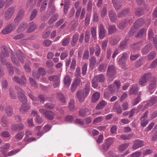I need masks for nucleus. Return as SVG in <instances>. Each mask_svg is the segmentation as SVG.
Instances as JSON below:
<instances>
[{
	"mask_svg": "<svg viewBox=\"0 0 157 157\" xmlns=\"http://www.w3.org/2000/svg\"><path fill=\"white\" fill-rule=\"evenodd\" d=\"M146 30L144 28H142L137 33L136 35V37H140L146 33Z\"/></svg>",
	"mask_w": 157,
	"mask_h": 157,
	"instance_id": "nucleus-38",
	"label": "nucleus"
},
{
	"mask_svg": "<svg viewBox=\"0 0 157 157\" xmlns=\"http://www.w3.org/2000/svg\"><path fill=\"white\" fill-rule=\"evenodd\" d=\"M5 112L7 116H11L13 115V111L11 107L7 106L5 108Z\"/></svg>",
	"mask_w": 157,
	"mask_h": 157,
	"instance_id": "nucleus-32",
	"label": "nucleus"
},
{
	"mask_svg": "<svg viewBox=\"0 0 157 157\" xmlns=\"http://www.w3.org/2000/svg\"><path fill=\"white\" fill-rule=\"evenodd\" d=\"M94 79H96L97 81L99 82H102L104 81L105 77L103 75L100 74L94 77Z\"/></svg>",
	"mask_w": 157,
	"mask_h": 157,
	"instance_id": "nucleus-23",
	"label": "nucleus"
},
{
	"mask_svg": "<svg viewBox=\"0 0 157 157\" xmlns=\"http://www.w3.org/2000/svg\"><path fill=\"white\" fill-rule=\"evenodd\" d=\"M152 48L151 45V44H148L147 45L145 48L143 49V52L146 54L148 52L151 50Z\"/></svg>",
	"mask_w": 157,
	"mask_h": 157,
	"instance_id": "nucleus-40",
	"label": "nucleus"
},
{
	"mask_svg": "<svg viewBox=\"0 0 157 157\" xmlns=\"http://www.w3.org/2000/svg\"><path fill=\"white\" fill-rule=\"evenodd\" d=\"M74 102L75 100L74 99L70 100L69 103V108L71 111H73L74 109Z\"/></svg>",
	"mask_w": 157,
	"mask_h": 157,
	"instance_id": "nucleus-45",
	"label": "nucleus"
},
{
	"mask_svg": "<svg viewBox=\"0 0 157 157\" xmlns=\"http://www.w3.org/2000/svg\"><path fill=\"white\" fill-rule=\"evenodd\" d=\"M127 45V42L126 41H124L121 42L119 47V48L121 49H123Z\"/></svg>",
	"mask_w": 157,
	"mask_h": 157,
	"instance_id": "nucleus-61",
	"label": "nucleus"
},
{
	"mask_svg": "<svg viewBox=\"0 0 157 157\" xmlns=\"http://www.w3.org/2000/svg\"><path fill=\"white\" fill-rule=\"evenodd\" d=\"M11 59L13 63L15 65L17 66H19L20 65V63L16 58L15 56L12 53H11Z\"/></svg>",
	"mask_w": 157,
	"mask_h": 157,
	"instance_id": "nucleus-35",
	"label": "nucleus"
},
{
	"mask_svg": "<svg viewBox=\"0 0 157 157\" xmlns=\"http://www.w3.org/2000/svg\"><path fill=\"white\" fill-rule=\"evenodd\" d=\"M112 1L115 9L118 10L121 7V6L117 3V0H112Z\"/></svg>",
	"mask_w": 157,
	"mask_h": 157,
	"instance_id": "nucleus-47",
	"label": "nucleus"
},
{
	"mask_svg": "<svg viewBox=\"0 0 157 157\" xmlns=\"http://www.w3.org/2000/svg\"><path fill=\"white\" fill-rule=\"evenodd\" d=\"M37 13V10L36 9L33 10L32 13L31 14L30 17V19L31 20H33L36 16Z\"/></svg>",
	"mask_w": 157,
	"mask_h": 157,
	"instance_id": "nucleus-55",
	"label": "nucleus"
},
{
	"mask_svg": "<svg viewBox=\"0 0 157 157\" xmlns=\"http://www.w3.org/2000/svg\"><path fill=\"white\" fill-rule=\"evenodd\" d=\"M103 117L101 116L96 118L93 121V123L95 124L101 122L103 120Z\"/></svg>",
	"mask_w": 157,
	"mask_h": 157,
	"instance_id": "nucleus-59",
	"label": "nucleus"
},
{
	"mask_svg": "<svg viewBox=\"0 0 157 157\" xmlns=\"http://www.w3.org/2000/svg\"><path fill=\"white\" fill-rule=\"evenodd\" d=\"M15 27L14 25L11 24L8 25L7 27L2 30V33L4 34H7L10 33L13 30Z\"/></svg>",
	"mask_w": 157,
	"mask_h": 157,
	"instance_id": "nucleus-13",
	"label": "nucleus"
},
{
	"mask_svg": "<svg viewBox=\"0 0 157 157\" xmlns=\"http://www.w3.org/2000/svg\"><path fill=\"white\" fill-rule=\"evenodd\" d=\"M96 28L95 27H92L91 28L92 36L94 39L96 38Z\"/></svg>",
	"mask_w": 157,
	"mask_h": 157,
	"instance_id": "nucleus-54",
	"label": "nucleus"
},
{
	"mask_svg": "<svg viewBox=\"0 0 157 157\" xmlns=\"http://www.w3.org/2000/svg\"><path fill=\"white\" fill-rule=\"evenodd\" d=\"M39 112L40 113H43L45 117L48 120H52L54 119L55 117V113L51 111H47L42 109H40Z\"/></svg>",
	"mask_w": 157,
	"mask_h": 157,
	"instance_id": "nucleus-3",
	"label": "nucleus"
},
{
	"mask_svg": "<svg viewBox=\"0 0 157 157\" xmlns=\"http://www.w3.org/2000/svg\"><path fill=\"white\" fill-rule=\"evenodd\" d=\"M112 139H107V142L102 145V148L105 151L108 150L109 146L112 144Z\"/></svg>",
	"mask_w": 157,
	"mask_h": 157,
	"instance_id": "nucleus-21",
	"label": "nucleus"
},
{
	"mask_svg": "<svg viewBox=\"0 0 157 157\" xmlns=\"http://www.w3.org/2000/svg\"><path fill=\"white\" fill-rule=\"evenodd\" d=\"M59 17V16L58 14H55L54 16H52L49 19L48 24L50 25L52 24L54 21H56Z\"/></svg>",
	"mask_w": 157,
	"mask_h": 157,
	"instance_id": "nucleus-41",
	"label": "nucleus"
},
{
	"mask_svg": "<svg viewBox=\"0 0 157 157\" xmlns=\"http://www.w3.org/2000/svg\"><path fill=\"white\" fill-rule=\"evenodd\" d=\"M30 108V106L28 104L23 103L20 109V111L21 113L26 112Z\"/></svg>",
	"mask_w": 157,
	"mask_h": 157,
	"instance_id": "nucleus-22",
	"label": "nucleus"
},
{
	"mask_svg": "<svg viewBox=\"0 0 157 157\" xmlns=\"http://www.w3.org/2000/svg\"><path fill=\"white\" fill-rule=\"evenodd\" d=\"M13 80L16 82L18 83L21 85L25 84V82L23 80L20 79L17 76H15L13 78Z\"/></svg>",
	"mask_w": 157,
	"mask_h": 157,
	"instance_id": "nucleus-37",
	"label": "nucleus"
},
{
	"mask_svg": "<svg viewBox=\"0 0 157 157\" xmlns=\"http://www.w3.org/2000/svg\"><path fill=\"white\" fill-rule=\"evenodd\" d=\"M109 15L110 20L112 21H114L116 18L117 16L116 13L112 10L109 11Z\"/></svg>",
	"mask_w": 157,
	"mask_h": 157,
	"instance_id": "nucleus-24",
	"label": "nucleus"
},
{
	"mask_svg": "<svg viewBox=\"0 0 157 157\" xmlns=\"http://www.w3.org/2000/svg\"><path fill=\"white\" fill-rule=\"evenodd\" d=\"M79 80L77 79L75 80L74 82L72 84L71 87V91L72 92H74L77 88V85L79 84Z\"/></svg>",
	"mask_w": 157,
	"mask_h": 157,
	"instance_id": "nucleus-31",
	"label": "nucleus"
},
{
	"mask_svg": "<svg viewBox=\"0 0 157 157\" xmlns=\"http://www.w3.org/2000/svg\"><path fill=\"white\" fill-rule=\"evenodd\" d=\"M113 108L118 113H122V110L121 106L118 105L117 102H116Z\"/></svg>",
	"mask_w": 157,
	"mask_h": 157,
	"instance_id": "nucleus-36",
	"label": "nucleus"
},
{
	"mask_svg": "<svg viewBox=\"0 0 157 157\" xmlns=\"http://www.w3.org/2000/svg\"><path fill=\"white\" fill-rule=\"evenodd\" d=\"M90 67L92 69H93L96 64V60L94 57H92L90 60Z\"/></svg>",
	"mask_w": 157,
	"mask_h": 157,
	"instance_id": "nucleus-28",
	"label": "nucleus"
},
{
	"mask_svg": "<svg viewBox=\"0 0 157 157\" xmlns=\"http://www.w3.org/2000/svg\"><path fill=\"white\" fill-rule=\"evenodd\" d=\"M1 136L3 137L8 138L10 137V133L7 131H4L1 133Z\"/></svg>",
	"mask_w": 157,
	"mask_h": 157,
	"instance_id": "nucleus-58",
	"label": "nucleus"
},
{
	"mask_svg": "<svg viewBox=\"0 0 157 157\" xmlns=\"http://www.w3.org/2000/svg\"><path fill=\"white\" fill-rule=\"evenodd\" d=\"M70 39L71 38L70 37H68L63 39L62 40V45L64 46H67L69 44Z\"/></svg>",
	"mask_w": 157,
	"mask_h": 157,
	"instance_id": "nucleus-43",
	"label": "nucleus"
},
{
	"mask_svg": "<svg viewBox=\"0 0 157 157\" xmlns=\"http://www.w3.org/2000/svg\"><path fill=\"white\" fill-rule=\"evenodd\" d=\"M107 103L103 100L101 101L98 105L96 108L97 110H100L104 108L106 105Z\"/></svg>",
	"mask_w": 157,
	"mask_h": 157,
	"instance_id": "nucleus-25",
	"label": "nucleus"
},
{
	"mask_svg": "<svg viewBox=\"0 0 157 157\" xmlns=\"http://www.w3.org/2000/svg\"><path fill=\"white\" fill-rule=\"evenodd\" d=\"M37 28L36 24L33 22L30 23L28 25V29L26 31L28 33H30L34 31Z\"/></svg>",
	"mask_w": 157,
	"mask_h": 157,
	"instance_id": "nucleus-14",
	"label": "nucleus"
},
{
	"mask_svg": "<svg viewBox=\"0 0 157 157\" xmlns=\"http://www.w3.org/2000/svg\"><path fill=\"white\" fill-rule=\"evenodd\" d=\"M90 91V86L86 85L83 90H80L77 93V97L80 102H83L84 99L89 94Z\"/></svg>",
	"mask_w": 157,
	"mask_h": 157,
	"instance_id": "nucleus-1",
	"label": "nucleus"
},
{
	"mask_svg": "<svg viewBox=\"0 0 157 157\" xmlns=\"http://www.w3.org/2000/svg\"><path fill=\"white\" fill-rule=\"evenodd\" d=\"M117 29L114 26H109L108 28V32L109 34H112L115 32Z\"/></svg>",
	"mask_w": 157,
	"mask_h": 157,
	"instance_id": "nucleus-44",
	"label": "nucleus"
},
{
	"mask_svg": "<svg viewBox=\"0 0 157 157\" xmlns=\"http://www.w3.org/2000/svg\"><path fill=\"white\" fill-rule=\"evenodd\" d=\"M101 52V48L98 45L96 46L95 49V54L96 56H99Z\"/></svg>",
	"mask_w": 157,
	"mask_h": 157,
	"instance_id": "nucleus-56",
	"label": "nucleus"
},
{
	"mask_svg": "<svg viewBox=\"0 0 157 157\" xmlns=\"http://www.w3.org/2000/svg\"><path fill=\"white\" fill-rule=\"evenodd\" d=\"M57 96L62 103H64L65 102V98L62 94L60 93H58Z\"/></svg>",
	"mask_w": 157,
	"mask_h": 157,
	"instance_id": "nucleus-49",
	"label": "nucleus"
},
{
	"mask_svg": "<svg viewBox=\"0 0 157 157\" xmlns=\"http://www.w3.org/2000/svg\"><path fill=\"white\" fill-rule=\"evenodd\" d=\"M78 35L75 34L74 35L72 40L71 42V44L72 46H75L77 44L78 40Z\"/></svg>",
	"mask_w": 157,
	"mask_h": 157,
	"instance_id": "nucleus-27",
	"label": "nucleus"
},
{
	"mask_svg": "<svg viewBox=\"0 0 157 157\" xmlns=\"http://www.w3.org/2000/svg\"><path fill=\"white\" fill-rule=\"evenodd\" d=\"M38 72L40 75H44L46 74V71L44 68L40 67L38 69Z\"/></svg>",
	"mask_w": 157,
	"mask_h": 157,
	"instance_id": "nucleus-64",
	"label": "nucleus"
},
{
	"mask_svg": "<svg viewBox=\"0 0 157 157\" xmlns=\"http://www.w3.org/2000/svg\"><path fill=\"white\" fill-rule=\"evenodd\" d=\"M157 66V59L154 60L151 63L150 67L151 69L154 68Z\"/></svg>",
	"mask_w": 157,
	"mask_h": 157,
	"instance_id": "nucleus-60",
	"label": "nucleus"
},
{
	"mask_svg": "<svg viewBox=\"0 0 157 157\" xmlns=\"http://www.w3.org/2000/svg\"><path fill=\"white\" fill-rule=\"evenodd\" d=\"M16 88L18 91L17 94L19 99L22 102H26L27 99L26 96L23 93V91L19 87H16Z\"/></svg>",
	"mask_w": 157,
	"mask_h": 157,
	"instance_id": "nucleus-7",
	"label": "nucleus"
},
{
	"mask_svg": "<svg viewBox=\"0 0 157 157\" xmlns=\"http://www.w3.org/2000/svg\"><path fill=\"white\" fill-rule=\"evenodd\" d=\"M19 151V149L12 150L7 153V155H6V157L7 156H12L17 153Z\"/></svg>",
	"mask_w": 157,
	"mask_h": 157,
	"instance_id": "nucleus-53",
	"label": "nucleus"
},
{
	"mask_svg": "<svg viewBox=\"0 0 157 157\" xmlns=\"http://www.w3.org/2000/svg\"><path fill=\"white\" fill-rule=\"evenodd\" d=\"M156 79L155 78L153 80L150 82L148 86V90L151 93H152L156 88Z\"/></svg>",
	"mask_w": 157,
	"mask_h": 157,
	"instance_id": "nucleus-10",
	"label": "nucleus"
},
{
	"mask_svg": "<svg viewBox=\"0 0 157 157\" xmlns=\"http://www.w3.org/2000/svg\"><path fill=\"white\" fill-rule=\"evenodd\" d=\"M48 79L51 81L54 82L53 86L55 88L58 87L59 84L60 78L57 75H52L50 76L48 78Z\"/></svg>",
	"mask_w": 157,
	"mask_h": 157,
	"instance_id": "nucleus-6",
	"label": "nucleus"
},
{
	"mask_svg": "<svg viewBox=\"0 0 157 157\" xmlns=\"http://www.w3.org/2000/svg\"><path fill=\"white\" fill-rule=\"evenodd\" d=\"M115 69L114 68V66L113 65H109L108 67L107 71V74L109 77V79L110 80L112 81L114 78L112 77V79L111 80L110 79L109 77H111V75H113L115 72Z\"/></svg>",
	"mask_w": 157,
	"mask_h": 157,
	"instance_id": "nucleus-8",
	"label": "nucleus"
},
{
	"mask_svg": "<svg viewBox=\"0 0 157 157\" xmlns=\"http://www.w3.org/2000/svg\"><path fill=\"white\" fill-rule=\"evenodd\" d=\"M16 55L18 59L21 62V63H24L23 60V53L20 50H18Z\"/></svg>",
	"mask_w": 157,
	"mask_h": 157,
	"instance_id": "nucleus-26",
	"label": "nucleus"
},
{
	"mask_svg": "<svg viewBox=\"0 0 157 157\" xmlns=\"http://www.w3.org/2000/svg\"><path fill=\"white\" fill-rule=\"evenodd\" d=\"M128 57V54L127 53L124 52L123 53L122 56L118 60V64L121 65H124L127 60Z\"/></svg>",
	"mask_w": 157,
	"mask_h": 157,
	"instance_id": "nucleus-9",
	"label": "nucleus"
},
{
	"mask_svg": "<svg viewBox=\"0 0 157 157\" xmlns=\"http://www.w3.org/2000/svg\"><path fill=\"white\" fill-rule=\"evenodd\" d=\"M27 27V25L26 23L22 22L20 25L18 29V31L21 32L25 30Z\"/></svg>",
	"mask_w": 157,
	"mask_h": 157,
	"instance_id": "nucleus-33",
	"label": "nucleus"
},
{
	"mask_svg": "<svg viewBox=\"0 0 157 157\" xmlns=\"http://www.w3.org/2000/svg\"><path fill=\"white\" fill-rule=\"evenodd\" d=\"M2 124L4 127H6L7 126L8 122L7 120V118L5 117H3L1 118Z\"/></svg>",
	"mask_w": 157,
	"mask_h": 157,
	"instance_id": "nucleus-48",
	"label": "nucleus"
},
{
	"mask_svg": "<svg viewBox=\"0 0 157 157\" xmlns=\"http://www.w3.org/2000/svg\"><path fill=\"white\" fill-rule=\"evenodd\" d=\"M129 11V9H126L123 10L122 11L118 14V17H121L127 14L128 13Z\"/></svg>",
	"mask_w": 157,
	"mask_h": 157,
	"instance_id": "nucleus-46",
	"label": "nucleus"
},
{
	"mask_svg": "<svg viewBox=\"0 0 157 157\" xmlns=\"http://www.w3.org/2000/svg\"><path fill=\"white\" fill-rule=\"evenodd\" d=\"M151 77V74L147 73L142 76L139 80V84L141 86H143L146 83L147 81Z\"/></svg>",
	"mask_w": 157,
	"mask_h": 157,
	"instance_id": "nucleus-4",
	"label": "nucleus"
},
{
	"mask_svg": "<svg viewBox=\"0 0 157 157\" xmlns=\"http://www.w3.org/2000/svg\"><path fill=\"white\" fill-rule=\"evenodd\" d=\"M24 135L23 132H19L15 136V138L17 140H20L22 139Z\"/></svg>",
	"mask_w": 157,
	"mask_h": 157,
	"instance_id": "nucleus-52",
	"label": "nucleus"
},
{
	"mask_svg": "<svg viewBox=\"0 0 157 157\" xmlns=\"http://www.w3.org/2000/svg\"><path fill=\"white\" fill-rule=\"evenodd\" d=\"M15 11V7L12 6L8 8L4 15V17L5 19L8 20L10 19Z\"/></svg>",
	"mask_w": 157,
	"mask_h": 157,
	"instance_id": "nucleus-5",
	"label": "nucleus"
},
{
	"mask_svg": "<svg viewBox=\"0 0 157 157\" xmlns=\"http://www.w3.org/2000/svg\"><path fill=\"white\" fill-rule=\"evenodd\" d=\"M144 23V20L143 19H140L137 20L134 23V26L132 27V29L133 28L137 29L140 27Z\"/></svg>",
	"mask_w": 157,
	"mask_h": 157,
	"instance_id": "nucleus-19",
	"label": "nucleus"
},
{
	"mask_svg": "<svg viewBox=\"0 0 157 157\" xmlns=\"http://www.w3.org/2000/svg\"><path fill=\"white\" fill-rule=\"evenodd\" d=\"M157 101V96L152 97L149 102L144 105V108H146L148 106H151Z\"/></svg>",
	"mask_w": 157,
	"mask_h": 157,
	"instance_id": "nucleus-15",
	"label": "nucleus"
},
{
	"mask_svg": "<svg viewBox=\"0 0 157 157\" xmlns=\"http://www.w3.org/2000/svg\"><path fill=\"white\" fill-rule=\"evenodd\" d=\"M106 67L107 64L105 63H101L99 65L98 70L100 72H104L106 70Z\"/></svg>",
	"mask_w": 157,
	"mask_h": 157,
	"instance_id": "nucleus-29",
	"label": "nucleus"
},
{
	"mask_svg": "<svg viewBox=\"0 0 157 157\" xmlns=\"http://www.w3.org/2000/svg\"><path fill=\"white\" fill-rule=\"evenodd\" d=\"M98 29L99 31V37L101 39H102L105 36L106 32V30L102 24H100Z\"/></svg>",
	"mask_w": 157,
	"mask_h": 157,
	"instance_id": "nucleus-11",
	"label": "nucleus"
},
{
	"mask_svg": "<svg viewBox=\"0 0 157 157\" xmlns=\"http://www.w3.org/2000/svg\"><path fill=\"white\" fill-rule=\"evenodd\" d=\"M30 83L32 86L34 88H36L37 85L35 80L33 78H29Z\"/></svg>",
	"mask_w": 157,
	"mask_h": 157,
	"instance_id": "nucleus-62",
	"label": "nucleus"
},
{
	"mask_svg": "<svg viewBox=\"0 0 157 157\" xmlns=\"http://www.w3.org/2000/svg\"><path fill=\"white\" fill-rule=\"evenodd\" d=\"M71 83L70 78L69 75H66L64 79V84L65 86L68 87Z\"/></svg>",
	"mask_w": 157,
	"mask_h": 157,
	"instance_id": "nucleus-30",
	"label": "nucleus"
},
{
	"mask_svg": "<svg viewBox=\"0 0 157 157\" xmlns=\"http://www.w3.org/2000/svg\"><path fill=\"white\" fill-rule=\"evenodd\" d=\"M89 112V110L86 108L81 110L79 112V114L82 117H85L87 113Z\"/></svg>",
	"mask_w": 157,
	"mask_h": 157,
	"instance_id": "nucleus-39",
	"label": "nucleus"
},
{
	"mask_svg": "<svg viewBox=\"0 0 157 157\" xmlns=\"http://www.w3.org/2000/svg\"><path fill=\"white\" fill-rule=\"evenodd\" d=\"M144 145V142L141 140H136L134 143L132 148L134 150H136L141 147Z\"/></svg>",
	"mask_w": 157,
	"mask_h": 157,
	"instance_id": "nucleus-16",
	"label": "nucleus"
},
{
	"mask_svg": "<svg viewBox=\"0 0 157 157\" xmlns=\"http://www.w3.org/2000/svg\"><path fill=\"white\" fill-rule=\"evenodd\" d=\"M100 96L99 93L98 92H96L94 93L93 95L92 101L93 103L97 101H98Z\"/></svg>",
	"mask_w": 157,
	"mask_h": 157,
	"instance_id": "nucleus-34",
	"label": "nucleus"
},
{
	"mask_svg": "<svg viewBox=\"0 0 157 157\" xmlns=\"http://www.w3.org/2000/svg\"><path fill=\"white\" fill-rule=\"evenodd\" d=\"M24 127V126L23 124H20L12 125L11 127V128L13 131H20Z\"/></svg>",
	"mask_w": 157,
	"mask_h": 157,
	"instance_id": "nucleus-18",
	"label": "nucleus"
},
{
	"mask_svg": "<svg viewBox=\"0 0 157 157\" xmlns=\"http://www.w3.org/2000/svg\"><path fill=\"white\" fill-rule=\"evenodd\" d=\"M24 10H20L19 12L17 15L16 17L14 20V21L15 23L18 22H20L24 16Z\"/></svg>",
	"mask_w": 157,
	"mask_h": 157,
	"instance_id": "nucleus-17",
	"label": "nucleus"
},
{
	"mask_svg": "<svg viewBox=\"0 0 157 157\" xmlns=\"http://www.w3.org/2000/svg\"><path fill=\"white\" fill-rule=\"evenodd\" d=\"M47 1L46 0H44L43 3L41 5V7L40 8V10L41 12L44 11L45 9V6L47 5Z\"/></svg>",
	"mask_w": 157,
	"mask_h": 157,
	"instance_id": "nucleus-63",
	"label": "nucleus"
},
{
	"mask_svg": "<svg viewBox=\"0 0 157 157\" xmlns=\"http://www.w3.org/2000/svg\"><path fill=\"white\" fill-rule=\"evenodd\" d=\"M28 95L29 98L31 99V100L33 101V104L35 105V101L36 102L38 100V99L37 98L34 97L32 94V93H28Z\"/></svg>",
	"mask_w": 157,
	"mask_h": 157,
	"instance_id": "nucleus-51",
	"label": "nucleus"
},
{
	"mask_svg": "<svg viewBox=\"0 0 157 157\" xmlns=\"http://www.w3.org/2000/svg\"><path fill=\"white\" fill-rule=\"evenodd\" d=\"M144 10L141 8L137 9L136 10V14L138 16H140L144 13Z\"/></svg>",
	"mask_w": 157,
	"mask_h": 157,
	"instance_id": "nucleus-50",
	"label": "nucleus"
},
{
	"mask_svg": "<svg viewBox=\"0 0 157 157\" xmlns=\"http://www.w3.org/2000/svg\"><path fill=\"white\" fill-rule=\"evenodd\" d=\"M139 88L136 85H133L129 90V94L130 95L136 94Z\"/></svg>",
	"mask_w": 157,
	"mask_h": 157,
	"instance_id": "nucleus-20",
	"label": "nucleus"
},
{
	"mask_svg": "<svg viewBox=\"0 0 157 157\" xmlns=\"http://www.w3.org/2000/svg\"><path fill=\"white\" fill-rule=\"evenodd\" d=\"M1 49L2 52L0 54V59L3 64L6 65L7 64L6 57L9 56V53L8 51L6 49L5 46H3Z\"/></svg>",
	"mask_w": 157,
	"mask_h": 157,
	"instance_id": "nucleus-2",
	"label": "nucleus"
},
{
	"mask_svg": "<svg viewBox=\"0 0 157 157\" xmlns=\"http://www.w3.org/2000/svg\"><path fill=\"white\" fill-rule=\"evenodd\" d=\"M156 54L155 52L152 51L147 56L148 60H152L154 59L156 56Z\"/></svg>",
	"mask_w": 157,
	"mask_h": 157,
	"instance_id": "nucleus-42",
	"label": "nucleus"
},
{
	"mask_svg": "<svg viewBox=\"0 0 157 157\" xmlns=\"http://www.w3.org/2000/svg\"><path fill=\"white\" fill-rule=\"evenodd\" d=\"M128 146V144H122L120 146L119 148V150L120 151H123L126 149Z\"/></svg>",
	"mask_w": 157,
	"mask_h": 157,
	"instance_id": "nucleus-57",
	"label": "nucleus"
},
{
	"mask_svg": "<svg viewBox=\"0 0 157 157\" xmlns=\"http://www.w3.org/2000/svg\"><path fill=\"white\" fill-rule=\"evenodd\" d=\"M10 147V145L8 144H6L2 146L0 148V152L4 155V157H6V155L8 153L7 152V150Z\"/></svg>",
	"mask_w": 157,
	"mask_h": 157,
	"instance_id": "nucleus-12",
	"label": "nucleus"
}]
</instances>
